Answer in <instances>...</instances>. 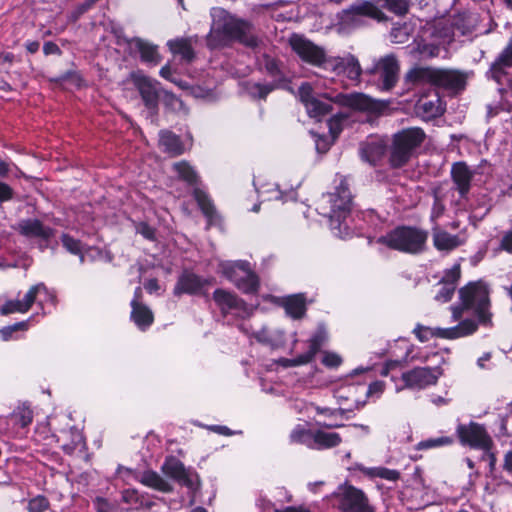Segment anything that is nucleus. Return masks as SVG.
Returning <instances> with one entry per match:
<instances>
[{
  "mask_svg": "<svg viewBox=\"0 0 512 512\" xmlns=\"http://www.w3.org/2000/svg\"><path fill=\"white\" fill-rule=\"evenodd\" d=\"M298 93L308 115L313 118H320L328 114L332 109L331 102L358 111H371L376 107L373 99L363 93H337L333 97L328 94L323 95L322 98L315 97L309 83H303L299 87Z\"/></svg>",
  "mask_w": 512,
  "mask_h": 512,
  "instance_id": "obj_1",
  "label": "nucleus"
},
{
  "mask_svg": "<svg viewBox=\"0 0 512 512\" xmlns=\"http://www.w3.org/2000/svg\"><path fill=\"white\" fill-rule=\"evenodd\" d=\"M460 303L450 307L452 320L460 321L465 312L473 311L477 317V326H492L489 290L482 281L470 282L459 290Z\"/></svg>",
  "mask_w": 512,
  "mask_h": 512,
  "instance_id": "obj_2",
  "label": "nucleus"
},
{
  "mask_svg": "<svg viewBox=\"0 0 512 512\" xmlns=\"http://www.w3.org/2000/svg\"><path fill=\"white\" fill-rule=\"evenodd\" d=\"M352 206V195L347 179L341 177L335 192L323 194L317 201L316 210L324 217L330 219L333 230H338L342 236V226L346 217L350 214Z\"/></svg>",
  "mask_w": 512,
  "mask_h": 512,
  "instance_id": "obj_3",
  "label": "nucleus"
},
{
  "mask_svg": "<svg viewBox=\"0 0 512 512\" xmlns=\"http://www.w3.org/2000/svg\"><path fill=\"white\" fill-rule=\"evenodd\" d=\"M411 83H429L452 92L465 88L467 76L460 70L435 67H415L405 76Z\"/></svg>",
  "mask_w": 512,
  "mask_h": 512,
  "instance_id": "obj_4",
  "label": "nucleus"
},
{
  "mask_svg": "<svg viewBox=\"0 0 512 512\" xmlns=\"http://www.w3.org/2000/svg\"><path fill=\"white\" fill-rule=\"evenodd\" d=\"M428 232L416 227L400 226L378 239L388 248L407 254H420L425 250Z\"/></svg>",
  "mask_w": 512,
  "mask_h": 512,
  "instance_id": "obj_5",
  "label": "nucleus"
},
{
  "mask_svg": "<svg viewBox=\"0 0 512 512\" xmlns=\"http://www.w3.org/2000/svg\"><path fill=\"white\" fill-rule=\"evenodd\" d=\"M425 134L420 128H408L396 133L390 148L389 162L400 168L411 158L413 152L424 141Z\"/></svg>",
  "mask_w": 512,
  "mask_h": 512,
  "instance_id": "obj_6",
  "label": "nucleus"
},
{
  "mask_svg": "<svg viewBox=\"0 0 512 512\" xmlns=\"http://www.w3.org/2000/svg\"><path fill=\"white\" fill-rule=\"evenodd\" d=\"M219 272L231 281L243 293L257 292L259 288L258 276L251 270L250 263L244 260L221 261Z\"/></svg>",
  "mask_w": 512,
  "mask_h": 512,
  "instance_id": "obj_7",
  "label": "nucleus"
},
{
  "mask_svg": "<svg viewBox=\"0 0 512 512\" xmlns=\"http://www.w3.org/2000/svg\"><path fill=\"white\" fill-rule=\"evenodd\" d=\"M365 72L374 78L381 91L388 92L396 86L399 80L400 63L396 55L390 53L376 59Z\"/></svg>",
  "mask_w": 512,
  "mask_h": 512,
  "instance_id": "obj_8",
  "label": "nucleus"
},
{
  "mask_svg": "<svg viewBox=\"0 0 512 512\" xmlns=\"http://www.w3.org/2000/svg\"><path fill=\"white\" fill-rule=\"evenodd\" d=\"M366 18L382 22L387 20V15L369 0H356L339 14L340 22L352 28L363 25Z\"/></svg>",
  "mask_w": 512,
  "mask_h": 512,
  "instance_id": "obj_9",
  "label": "nucleus"
},
{
  "mask_svg": "<svg viewBox=\"0 0 512 512\" xmlns=\"http://www.w3.org/2000/svg\"><path fill=\"white\" fill-rule=\"evenodd\" d=\"M263 67L267 75L273 79V82L271 84L257 83L252 86L251 94L260 99H265L276 88H285L290 81L288 69L280 60L265 55Z\"/></svg>",
  "mask_w": 512,
  "mask_h": 512,
  "instance_id": "obj_10",
  "label": "nucleus"
},
{
  "mask_svg": "<svg viewBox=\"0 0 512 512\" xmlns=\"http://www.w3.org/2000/svg\"><path fill=\"white\" fill-rule=\"evenodd\" d=\"M477 331L475 320L466 318L461 320L456 326L450 328H430L422 324H417L413 333L420 342H427L432 337L444 339H457L472 335Z\"/></svg>",
  "mask_w": 512,
  "mask_h": 512,
  "instance_id": "obj_11",
  "label": "nucleus"
},
{
  "mask_svg": "<svg viewBox=\"0 0 512 512\" xmlns=\"http://www.w3.org/2000/svg\"><path fill=\"white\" fill-rule=\"evenodd\" d=\"M289 43L292 50L302 61L325 70L331 65L332 57L326 54L323 47L316 45L307 38L293 34Z\"/></svg>",
  "mask_w": 512,
  "mask_h": 512,
  "instance_id": "obj_12",
  "label": "nucleus"
},
{
  "mask_svg": "<svg viewBox=\"0 0 512 512\" xmlns=\"http://www.w3.org/2000/svg\"><path fill=\"white\" fill-rule=\"evenodd\" d=\"M336 497L340 512H376L364 491L355 486H340Z\"/></svg>",
  "mask_w": 512,
  "mask_h": 512,
  "instance_id": "obj_13",
  "label": "nucleus"
},
{
  "mask_svg": "<svg viewBox=\"0 0 512 512\" xmlns=\"http://www.w3.org/2000/svg\"><path fill=\"white\" fill-rule=\"evenodd\" d=\"M456 432L463 445H468L480 450H491L493 447V440L487 433L485 427L476 422L459 424Z\"/></svg>",
  "mask_w": 512,
  "mask_h": 512,
  "instance_id": "obj_14",
  "label": "nucleus"
},
{
  "mask_svg": "<svg viewBox=\"0 0 512 512\" xmlns=\"http://www.w3.org/2000/svg\"><path fill=\"white\" fill-rule=\"evenodd\" d=\"M441 375L442 370L439 367H415L402 373L401 379L404 382V387L397 388V391L404 388L413 390L425 389L428 386L435 385Z\"/></svg>",
  "mask_w": 512,
  "mask_h": 512,
  "instance_id": "obj_15",
  "label": "nucleus"
},
{
  "mask_svg": "<svg viewBox=\"0 0 512 512\" xmlns=\"http://www.w3.org/2000/svg\"><path fill=\"white\" fill-rule=\"evenodd\" d=\"M213 300L223 316L233 314L236 317L245 318L252 313V309L246 302L230 291L216 289L213 292Z\"/></svg>",
  "mask_w": 512,
  "mask_h": 512,
  "instance_id": "obj_16",
  "label": "nucleus"
},
{
  "mask_svg": "<svg viewBox=\"0 0 512 512\" xmlns=\"http://www.w3.org/2000/svg\"><path fill=\"white\" fill-rule=\"evenodd\" d=\"M223 31L231 39L237 40L249 48H256L260 43L253 25L244 20L232 19L226 22Z\"/></svg>",
  "mask_w": 512,
  "mask_h": 512,
  "instance_id": "obj_17",
  "label": "nucleus"
},
{
  "mask_svg": "<svg viewBox=\"0 0 512 512\" xmlns=\"http://www.w3.org/2000/svg\"><path fill=\"white\" fill-rule=\"evenodd\" d=\"M162 472L182 486L191 490L197 488V475L176 457H168L162 465Z\"/></svg>",
  "mask_w": 512,
  "mask_h": 512,
  "instance_id": "obj_18",
  "label": "nucleus"
},
{
  "mask_svg": "<svg viewBox=\"0 0 512 512\" xmlns=\"http://www.w3.org/2000/svg\"><path fill=\"white\" fill-rule=\"evenodd\" d=\"M130 79L141 95L145 106L149 109H155L160 93L159 82L142 73L131 74Z\"/></svg>",
  "mask_w": 512,
  "mask_h": 512,
  "instance_id": "obj_19",
  "label": "nucleus"
},
{
  "mask_svg": "<svg viewBox=\"0 0 512 512\" xmlns=\"http://www.w3.org/2000/svg\"><path fill=\"white\" fill-rule=\"evenodd\" d=\"M211 284V280L202 278L192 272H183L174 287L173 294L180 296L182 294H199L202 289Z\"/></svg>",
  "mask_w": 512,
  "mask_h": 512,
  "instance_id": "obj_20",
  "label": "nucleus"
},
{
  "mask_svg": "<svg viewBox=\"0 0 512 512\" xmlns=\"http://www.w3.org/2000/svg\"><path fill=\"white\" fill-rule=\"evenodd\" d=\"M327 70L333 71L338 75L343 74L352 81L359 80L362 73L358 59L352 54H348L345 57H332L331 65L328 66Z\"/></svg>",
  "mask_w": 512,
  "mask_h": 512,
  "instance_id": "obj_21",
  "label": "nucleus"
},
{
  "mask_svg": "<svg viewBox=\"0 0 512 512\" xmlns=\"http://www.w3.org/2000/svg\"><path fill=\"white\" fill-rule=\"evenodd\" d=\"M415 110L422 119L431 120L440 116L445 108L439 94L434 91L432 94L421 96L416 103Z\"/></svg>",
  "mask_w": 512,
  "mask_h": 512,
  "instance_id": "obj_22",
  "label": "nucleus"
},
{
  "mask_svg": "<svg viewBox=\"0 0 512 512\" xmlns=\"http://www.w3.org/2000/svg\"><path fill=\"white\" fill-rule=\"evenodd\" d=\"M45 290H46V287L42 283L34 285L25 294L23 300H9V301L5 302V304L1 307L0 311L3 315L16 313V312L25 313L34 304L37 294L40 293L41 291H45Z\"/></svg>",
  "mask_w": 512,
  "mask_h": 512,
  "instance_id": "obj_23",
  "label": "nucleus"
},
{
  "mask_svg": "<svg viewBox=\"0 0 512 512\" xmlns=\"http://www.w3.org/2000/svg\"><path fill=\"white\" fill-rule=\"evenodd\" d=\"M451 176L460 196L465 198L470 191L474 172L464 162L452 165Z\"/></svg>",
  "mask_w": 512,
  "mask_h": 512,
  "instance_id": "obj_24",
  "label": "nucleus"
},
{
  "mask_svg": "<svg viewBox=\"0 0 512 512\" xmlns=\"http://www.w3.org/2000/svg\"><path fill=\"white\" fill-rule=\"evenodd\" d=\"M512 67V39L504 50L499 54L495 61L491 64L488 75L498 84L502 83L503 78L507 75V69Z\"/></svg>",
  "mask_w": 512,
  "mask_h": 512,
  "instance_id": "obj_25",
  "label": "nucleus"
},
{
  "mask_svg": "<svg viewBox=\"0 0 512 512\" xmlns=\"http://www.w3.org/2000/svg\"><path fill=\"white\" fill-rule=\"evenodd\" d=\"M17 230L23 236L37 237L43 240H48L54 235L53 229L44 226L42 222L37 219H26L20 221L17 224Z\"/></svg>",
  "mask_w": 512,
  "mask_h": 512,
  "instance_id": "obj_26",
  "label": "nucleus"
},
{
  "mask_svg": "<svg viewBox=\"0 0 512 512\" xmlns=\"http://www.w3.org/2000/svg\"><path fill=\"white\" fill-rule=\"evenodd\" d=\"M159 148L163 153L176 157L184 153V144L180 137L170 130L164 129L159 132Z\"/></svg>",
  "mask_w": 512,
  "mask_h": 512,
  "instance_id": "obj_27",
  "label": "nucleus"
},
{
  "mask_svg": "<svg viewBox=\"0 0 512 512\" xmlns=\"http://www.w3.org/2000/svg\"><path fill=\"white\" fill-rule=\"evenodd\" d=\"M193 37L176 38L169 40L167 45L174 55H179L181 60L187 64L193 62L196 55L193 49Z\"/></svg>",
  "mask_w": 512,
  "mask_h": 512,
  "instance_id": "obj_28",
  "label": "nucleus"
},
{
  "mask_svg": "<svg viewBox=\"0 0 512 512\" xmlns=\"http://www.w3.org/2000/svg\"><path fill=\"white\" fill-rule=\"evenodd\" d=\"M130 304L132 306L131 318L140 330L145 331L154 321L153 312L148 306L136 300Z\"/></svg>",
  "mask_w": 512,
  "mask_h": 512,
  "instance_id": "obj_29",
  "label": "nucleus"
},
{
  "mask_svg": "<svg viewBox=\"0 0 512 512\" xmlns=\"http://www.w3.org/2000/svg\"><path fill=\"white\" fill-rule=\"evenodd\" d=\"M133 45L139 52L141 60L145 63L156 65L160 61V55L157 46L146 42L140 38L130 39V46Z\"/></svg>",
  "mask_w": 512,
  "mask_h": 512,
  "instance_id": "obj_30",
  "label": "nucleus"
},
{
  "mask_svg": "<svg viewBox=\"0 0 512 512\" xmlns=\"http://www.w3.org/2000/svg\"><path fill=\"white\" fill-rule=\"evenodd\" d=\"M311 449H330L338 446L342 442L340 434L335 432H325L323 430L313 431Z\"/></svg>",
  "mask_w": 512,
  "mask_h": 512,
  "instance_id": "obj_31",
  "label": "nucleus"
},
{
  "mask_svg": "<svg viewBox=\"0 0 512 512\" xmlns=\"http://www.w3.org/2000/svg\"><path fill=\"white\" fill-rule=\"evenodd\" d=\"M359 151L363 161L375 165L384 155L385 145L381 141L366 142L361 144Z\"/></svg>",
  "mask_w": 512,
  "mask_h": 512,
  "instance_id": "obj_32",
  "label": "nucleus"
},
{
  "mask_svg": "<svg viewBox=\"0 0 512 512\" xmlns=\"http://www.w3.org/2000/svg\"><path fill=\"white\" fill-rule=\"evenodd\" d=\"M286 313L294 319H300L306 312V301L303 294L287 296L283 299Z\"/></svg>",
  "mask_w": 512,
  "mask_h": 512,
  "instance_id": "obj_33",
  "label": "nucleus"
},
{
  "mask_svg": "<svg viewBox=\"0 0 512 512\" xmlns=\"http://www.w3.org/2000/svg\"><path fill=\"white\" fill-rule=\"evenodd\" d=\"M141 483L160 492L169 493L173 490V486L158 473L148 470L136 476Z\"/></svg>",
  "mask_w": 512,
  "mask_h": 512,
  "instance_id": "obj_34",
  "label": "nucleus"
},
{
  "mask_svg": "<svg viewBox=\"0 0 512 512\" xmlns=\"http://www.w3.org/2000/svg\"><path fill=\"white\" fill-rule=\"evenodd\" d=\"M433 243L436 249L450 251L462 244L457 235H452L443 230L433 232Z\"/></svg>",
  "mask_w": 512,
  "mask_h": 512,
  "instance_id": "obj_35",
  "label": "nucleus"
},
{
  "mask_svg": "<svg viewBox=\"0 0 512 512\" xmlns=\"http://www.w3.org/2000/svg\"><path fill=\"white\" fill-rule=\"evenodd\" d=\"M193 195L203 214L211 222L217 216L215 207L211 199L204 191H202L199 188L194 189Z\"/></svg>",
  "mask_w": 512,
  "mask_h": 512,
  "instance_id": "obj_36",
  "label": "nucleus"
},
{
  "mask_svg": "<svg viewBox=\"0 0 512 512\" xmlns=\"http://www.w3.org/2000/svg\"><path fill=\"white\" fill-rule=\"evenodd\" d=\"M396 16H405L409 12L410 0H375Z\"/></svg>",
  "mask_w": 512,
  "mask_h": 512,
  "instance_id": "obj_37",
  "label": "nucleus"
},
{
  "mask_svg": "<svg viewBox=\"0 0 512 512\" xmlns=\"http://www.w3.org/2000/svg\"><path fill=\"white\" fill-rule=\"evenodd\" d=\"M327 340V332L324 327H318L315 334L309 340V349L305 354L309 356V359L312 361L315 357L316 353L320 350L322 345Z\"/></svg>",
  "mask_w": 512,
  "mask_h": 512,
  "instance_id": "obj_38",
  "label": "nucleus"
},
{
  "mask_svg": "<svg viewBox=\"0 0 512 512\" xmlns=\"http://www.w3.org/2000/svg\"><path fill=\"white\" fill-rule=\"evenodd\" d=\"M174 169L177 172L178 176L186 181L187 183L193 185L198 181V176L195 170L185 161L177 162L174 164Z\"/></svg>",
  "mask_w": 512,
  "mask_h": 512,
  "instance_id": "obj_39",
  "label": "nucleus"
},
{
  "mask_svg": "<svg viewBox=\"0 0 512 512\" xmlns=\"http://www.w3.org/2000/svg\"><path fill=\"white\" fill-rule=\"evenodd\" d=\"M61 242L63 247L70 252L71 254L78 255L80 257V262H84V255H83V249L84 246L81 243V241L73 238L72 236L68 234H62L61 236Z\"/></svg>",
  "mask_w": 512,
  "mask_h": 512,
  "instance_id": "obj_40",
  "label": "nucleus"
},
{
  "mask_svg": "<svg viewBox=\"0 0 512 512\" xmlns=\"http://www.w3.org/2000/svg\"><path fill=\"white\" fill-rule=\"evenodd\" d=\"M313 431L297 426L290 433V441L292 443L304 444L311 449Z\"/></svg>",
  "mask_w": 512,
  "mask_h": 512,
  "instance_id": "obj_41",
  "label": "nucleus"
},
{
  "mask_svg": "<svg viewBox=\"0 0 512 512\" xmlns=\"http://www.w3.org/2000/svg\"><path fill=\"white\" fill-rule=\"evenodd\" d=\"M410 26L406 23L398 24L391 29L390 38L393 43L404 44L410 38Z\"/></svg>",
  "mask_w": 512,
  "mask_h": 512,
  "instance_id": "obj_42",
  "label": "nucleus"
},
{
  "mask_svg": "<svg viewBox=\"0 0 512 512\" xmlns=\"http://www.w3.org/2000/svg\"><path fill=\"white\" fill-rule=\"evenodd\" d=\"M415 51L423 59L434 58L439 55L440 48L434 43H426L425 41H419L416 43Z\"/></svg>",
  "mask_w": 512,
  "mask_h": 512,
  "instance_id": "obj_43",
  "label": "nucleus"
},
{
  "mask_svg": "<svg viewBox=\"0 0 512 512\" xmlns=\"http://www.w3.org/2000/svg\"><path fill=\"white\" fill-rule=\"evenodd\" d=\"M347 119H348V114H345V113H337L329 119L328 127H329V132L331 134L333 141L341 133L342 128H343V122L346 121Z\"/></svg>",
  "mask_w": 512,
  "mask_h": 512,
  "instance_id": "obj_44",
  "label": "nucleus"
},
{
  "mask_svg": "<svg viewBox=\"0 0 512 512\" xmlns=\"http://www.w3.org/2000/svg\"><path fill=\"white\" fill-rule=\"evenodd\" d=\"M453 443V439L447 436H441L437 438H430L427 440H423L417 444L418 450L431 449L441 446L451 445Z\"/></svg>",
  "mask_w": 512,
  "mask_h": 512,
  "instance_id": "obj_45",
  "label": "nucleus"
},
{
  "mask_svg": "<svg viewBox=\"0 0 512 512\" xmlns=\"http://www.w3.org/2000/svg\"><path fill=\"white\" fill-rule=\"evenodd\" d=\"M13 416L17 418L22 427H27L33 420V412L26 404L18 406L14 411Z\"/></svg>",
  "mask_w": 512,
  "mask_h": 512,
  "instance_id": "obj_46",
  "label": "nucleus"
},
{
  "mask_svg": "<svg viewBox=\"0 0 512 512\" xmlns=\"http://www.w3.org/2000/svg\"><path fill=\"white\" fill-rule=\"evenodd\" d=\"M455 292V286L444 284L440 282V288L436 292L434 298L436 301L440 303H446L449 302Z\"/></svg>",
  "mask_w": 512,
  "mask_h": 512,
  "instance_id": "obj_47",
  "label": "nucleus"
},
{
  "mask_svg": "<svg viewBox=\"0 0 512 512\" xmlns=\"http://www.w3.org/2000/svg\"><path fill=\"white\" fill-rule=\"evenodd\" d=\"M461 275L459 264H455L451 269L447 270L441 279V283L452 285L456 287L457 281Z\"/></svg>",
  "mask_w": 512,
  "mask_h": 512,
  "instance_id": "obj_48",
  "label": "nucleus"
},
{
  "mask_svg": "<svg viewBox=\"0 0 512 512\" xmlns=\"http://www.w3.org/2000/svg\"><path fill=\"white\" fill-rule=\"evenodd\" d=\"M49 507L48 500L43 496H37L28 503V512H44Z\"/></svg>",
  "mask_w": 512,
  "mask_h": 512,
  "instance_id": "obj_49",
  "label": "nucleus"
},
{
  "mask_svg": "<svg viewBox=\"0 0 512 512\" xmlns=\"http://www.w3.org/2000/svg\"><path fill=\"white\" fill-rule=\"evenodd\" d=\"M322 363L328 368H337L342 363V358L334 352H324Z\"/></svg>",
  "mask_w": 512,
  "mask_h": 512,
  "instance_id": "obj_50",
  "label": "nucleus"
},
{
  "mask_svg": "<svg viewBox=\"0 0 512 512\" xmlns=\"http://www.w3.org/2000/svg\"><path fill=\"white\" fill-rule=\"evenodd\" d=\"M223 43V36L219 30L212 29L207 36V46L210 49L218 48Z\"/></svg>",
  "mask_w": 512,
  "mask_h": 512,
  "instance_id": "obj_51",
  "label": "nucleus"
},
{
  "mask_svg": "<svg viewBox=\"0 0 512 512\" xmlns=\"http://www.w3.org/2000/svg\"><path fill=\"white\" fill-rule=\"evenodd\" d=\"M136 232L141 234L145 239L153 241L155 239V229L145 222L136 225Z\"/></svg>",
  "mask_w": 512,
  "mask_h": 512,
  "instance_id": "obj_52",
  "label": "nucleus"
},
{
  "mask_svg": "<svg viewBox=\"0 0 512 512\" xmlns=\"http://www.w3.org/2000/svg\"><path fill=\"white\" fill-rule=\"evenodd\" d=\"M164 102L167 106L171 107L175 111L184 109L183 102L172 93L165 92Z\"/></svg>",
  "mask_w": 512,
  "mask_h": 512,
  "instance_id": "obj_53",
  "label": "nucleus"
},
{
  "mask_svg": "<svg viewBox=\"0 0 512 512\" xmlns=\"http://www.w3.org/2000/svg\"><path fill=\"white\" fill-rule=\"evenodd\" d=\"M281 362L284 367H295V366L307 364V363L311 362V360L309 359V356H307L305 353H303L293 359H283Z\"/></svg>",
  "mask_w": 512,
  "mask_h": 512,
  "instance_id": "obj_54",
  "label": "nucleus"
},
{
  "mask_svg": "<svg viewBox=\"0 0 512 512\" xmlns=\"http://www.w3.org/2000/svg\"><path fill=\"white\" fill-rule=\"evenodd\" d=\"M376 475L382 479L396 481L399 478L400 473L397 470L379 468Z\"/></svg>",
  "mask_w": 512,
  "mask_h": 512,
  "instance_id": "obj_55",
  "label": "nucleus"
},
{
  "mask_svg": "<svg viewBox=\"0 0 512 512\" xmlns=\"http://www.w3.org/2000/svg\"><path fill=\"white\" fill-rule=\"evenodd\" d=\"M13 196V189L8 184L0 181V203L11 200Z\"/></svg>",
  "mask_w": 512,
  "mask_h": 512,
  "instance_id": "obj_56",
  "label": "nucleus"
},
{
  "mask_svg": "<svg viewBox=\"0 0 512 512\" xmlns=\"http://www.w3.org/2000/svg\"><path fill=\"white\" fill-rule=\"evenodd\" d=\"M56 81L59 83L71 81L73 84L78 86L80 84V77L75 72H67L61 75L59 78H57Z\"/></svg>",
  "mask_w": 512,
  "mask_h": 512,
  "instance_id": "obj_57",
  "label": "nucleus"
},
{
  "mask_svg": "<svg viewBox=\"0 0 512 512\" xmlns=\"http://www.w3.org/2000/svg\"><path fill=\"white\" fill-rule=\"evenodd\" d=\"M43 52L46 56L48 55H60L61 50L57 44L54 42L48 41L43 45Z\"/></svg>",
  "mask_w": 512,
  "mask_h": 512,
  "instance_id": "obj_58",
  "label": "nucleus"
},
{
  "mask_svg": "<svg viewBox=\"0 0 512 512\" xmlns=\"http://www.w3.org/2000/svg\"><path fill=\"white\" fill-rule=\"evenodd\" d=\"M14 61V55L12 53H0V68L8 69Z\"/></svg>",
  "mask_w": 512,
  "mask_h": 512,
  "instance_id": "obj_59",
  "label": "nucleus"
},
{
  "mask_svg": "<svg viewBox=\"0 0 512 512\" xmlns=\"http://www.w3.org/2000/svg\"><path fill=\"white\" fill-rule=\"evenodd\" d=\"M316 412L318 414H323V415H326V416H334V415H337V414H340V415H343L345 410L344 409H330L328 407H319L317 406L316 407Z\"/></svg>",
  "mask_w": 512,
  "mask_h": 512,
  "instance_id": "obj_60",
  "label": "nucleus"
},
{
  "mask_svg": "<svg viewBox=\"0 0 512 512\" xmlns=\"http://www.w3.org/2000/svg\"><path fill=\"white\" fill-rule=\"evenodd\" d=\"M315 145H316V149L318 152L325 153L328 151V149L331 145V142H329L325 138L318 137L315 141Z\"/></svg>",
  "mask_w": 512,
  "mask_h": 512,
  "instance_id": "obj_61",
  "label": "nucleus"
},
{
  "mask_svg": "<svg viewBox=\"0 0 512 512\" xmlns=\"http://www.w3.org/2000/svg\"><path fill=\"white\" fill-rule=\"evenodd\" d=\"M209 430L224 436H231L234 434V432L230 428L222 425L209 426Z\"/></svg>",
  "mask_w": 512,
  "mask_h": 512,
  "instance_id": "obj_62",
  "label": "nucleus"
},
{
  "mask_svg": "<svg viewBox=\"0 0 512 512\" xmlns=\"http://www.w3.org/2000/svg\"><path fill=\"white\" fill-rule=\"evenodd\" d=\"M384 390V384L380 381L373 382L369 385L367 395H372L374 393H382Z\"/></svg>",
  "mask_w": 512,
  "mask_h": 512,
  "instance_id": "obj_63",
  "label": "nucleus"
},
{
  "mask_svg": "<svg viewBox=\"0 0 512 512\" xmlns=\"http://www.w3.org/2000/svg\"><path fill=\"white\" fill-rule=\"evenodd\" d=\"M503 469L512 475V450H509L504 456Z\"/></svg>",
  "mask_w": 512,
  "mask_h": 512,
  "instance_id": "obj_64",
  "label": "nucleus"
}]
</instances>
